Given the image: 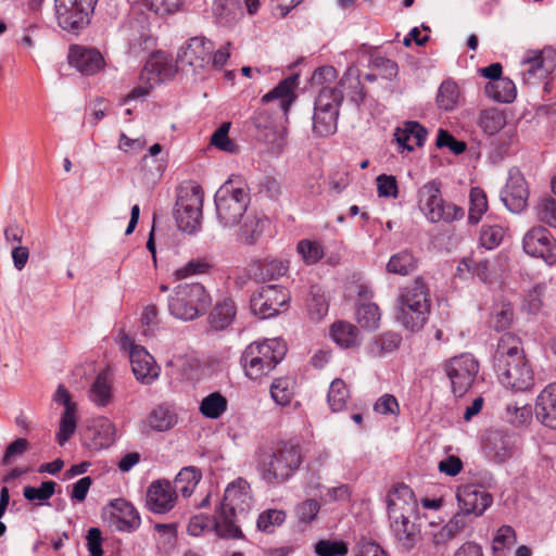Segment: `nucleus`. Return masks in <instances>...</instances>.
I'll return each mask as SVG.
<instances>
[{
    "label": "nucleus",
    "mask_w": 556,
    "mask_h": 556,
    "mask_svg": "<svg viewBox=\"0 0 556 556\" xmlns=\"http://www.w3.org/2000/svg\"><path fill=\"white\" fill-rule=\"evenodd\" d=\"M302 462V448L292 440L278 441L256 451V470L269 485L287 482L300 469Z\"/></svg>",
    "instance_id": "nucleus-1"
},
{
    "label": "nucleus",
    "mask_w": 556,
    "mask_h": 556,
    "mask_svg": "<svg viewBox=\"0 0 556 556\" xmlns=\"http://www.w3.org/2000/svg\"><path fill=\"white\" fill-rule=\"evenodd\" d=\"M430 307L429 289L422 278H416L401 290L395 317L406 329L417 331L428 320Z\"/></svg>",
    "instance_id": "nucleus-2"
},
{
    "label": "nucleus",
    "mask_w": 556,
    "mask_h": 556,
    "mask_svg": "<svg viewBox=\"0 0 556 556\" xmlns=\"http://www.w3.org/2000/svg\"><path fill=\"white\" fill-rule=\"evenodd\" d=\"M287 344L279 338L250 343L243 351L240 363L250 379L268 375L283 359Z\"/></svg>",
    "instance_id": "nucleus-3"
},
{
    "label": "nucleus",
    "mask_w": 556,
    "mask_h": 556,
    "mask_svg": "<svg viewBox=\"0 0 556 556\" xmlns=\"http://www.w3.org/2000/svg\"><path fill=\"white\" fill-rule=\"evenodd\" d=\"M251 502L250 485L244 479L239 478L226 488L218 509L219 518L226 522L227 528L224 532L226 536L231 539L243 538L239 522L247 517Z\"/></svg>",
    "instance_id": "nucleus-4"
},
{
    "label": "nucleus",
    "mask_w": 556,
    "mask_h": 556,
    "mask_svg": "<svg viewBox=\"0 0 556 556\" xmlns=\"http://www.w3.org/2000/svg\"><path fill=\"white\" fill-rule=\"evenodd\" d=\"M211 295L199 282L180 283L168 298V311L177 319L193 320L211 306Z\"/></svg>",
    "instance_id": "nucleus-5"
},
{
    "label": "nucleus",
    "mask_w": 556,
    "mask_h": 556,
    "mask_svg": "<svg viewBox=\"0 0 556 556\" xmlns=\"http://www.w3.org/2000/svg\"><path fill=\"white\" fill-rule=\"evenodd\" d=\"M417 204L420 212L430 223H452L465 216L463 207L444 201L441 182L433 179L427 181L417 191Z\"/></svg>",
    "instance_id": "nucleus-6"
},
{
    "label": "nucleus",
    "mask_w": 556,
    "mask_h": 556,
    "mask_svg": "<svg viewBox=\"0 0 556 556\" xmlns=\"http://www.w3.org/2000/svg\"><path fill=\"white\" fill-rule=\"evenodd\" d=\"M214 201L219 223L224 227H232L244 217L250 203V194L244 187H235L228 180L216 191Z\"/></svg>",
    "instance_id": "nucleus-7"
},
{
    "label": "nucleus",
    "mask_w": 556,
    "mask_h": 556,
    "mask_svg": "<svg viewBox=\"0 0 556 556\" xmlns=\"http://www.w3.org/2000/svg\"><path fill=\"white\" fill-rule=\"evenodd\" d=\"M522 81L527 85H535L545 78L556 67V51L553 47H544L542 50H528L520 61Z\"/></svg>",
    "instance_id": "nucleus-8"
},
{
    "label": "nucleus",
    "mask_w": 556,
    "mask_h": 556,
    "mask_svg": "<svg viewBox=\"0 0 556 556\" xmlns=\"http://www.w3.org/2000/svg\"><path fill=\"white\" fill-rule=\"evenodd\" d=\"M202 204L203 193L198 186L178 197L174 215L180 230L193 233L199 229L202 218Z\"/></svg>",
    "instance_id": "nucleus-9"
},
{
    "label": "nucleus",
    "mask_w": 556,
    "mask_h": 556,
    "mask_svg": "<svg viewBox=\"0 0 556 556\" xmlns=\"http://www.w3.org/2000/svg\"><path fill=\"white\" fill-rule=\"evenodd\" d=\"M453 393L464 395L473 383L479 371V364L471 354L453 357L445 366Z\"/></svg>",
    "instance_id": "nucleus-10"
},
{
    "label": "nucleus",
    "mask_w": 556,
    "mask_h": 556,
    "mask_svg": "<svg viewBox=\"0 0 556 556\" xmlns=\"http://www.w3.org/2000/svg\"><path fill=\"white\" fill-rule=\"evenodd\" d=\"M288 292L275 285L263 286L250 299V308L261 318L277 315L280 308L289 302Z\"/></svg>",
    "instance_id": "nucleus-11"
},
{
    "label": "nucleus",
    "mask_w": 556,
    "mask_h": 556,
    "mask_svg": "<svg viewBox=\"0 0 556 556\" xmlns=\"http://www.w3.org/2000/svg\"><path fill=\"white\" fill-rule=\"evenodd\" d=\"M104 520L112 531L134 532L141 523L139 513L124 498H115L103 513Z\"/></svg>",
    "instance_id": "nucleus-12"
},
{
    "label": "nucleus",
    "mask_w": 556,
    "mask_h": 556,
    "mask_svg": "<svg viewBox=\"0 0 556 556\" xmlns=\"http://www.w3.org/2000/svg\"><path fill=\"white\" fill-rule=\"evenodd\" d=\"M522 248L528 255L540 257L548 265L556 263V239L542 226L533 227L526 232Z\"/></svg>",
    "instance_id": "nucleus-13"
},
{
    "label": "nucleus",
    "mask_w": 556,
    "mask_h": 556,
    "mask_svg": "<svg viewBox=\"0 0 556 556\" xmlns=\"http://www.w3.org/2000/svg\"><path fill=\"white\" fill-rule=\"evenodd\" d=\"M254 138L266 144L269 153L278 155L286 146V138L279 132L273 122L270 114L266 110H257L251 118Z\"/></svg>",
    "instance_id": "nucleus-14"
},
{
    "label": "nucleus",
    "mask_w": 556,
    "mask_h": 556,
    "mask_svg": "<svg viewBox=\"0 0 556 556\" xmlns=\"http://www.w3.org/2000/svg\"><path fill=\"white\" fill-rule=\"evenodd\" d=\"M214 43L205 37H193L177 54V63L192 67L193 72L205 68L211 64Z\"/></svg>",
    "instance_id": "nucleus-15"
},
{
    "label": "nucleus",
    "mask_w": 556,
    "mask_h": 556,
    "mask_svg": "<svg viewBox=\"0 0 556 556\" xmlns=\"http://www.w3.org/2000/svg\"><path fill=\"white\" fill-rule=\"evenodd\" d=\"M389 519H399L404 516H416L418 504L413 490L400 483L392 488L387 496Z\"/></svg>",
    "instance_id": "nucleus-16"
},
{
    "label": "nucleus",
    "mask_w": 556,
    "mask_h": 556,
    "mask_svg": "<svg viewBox=\"0 0 556 556\" xmlns=\"http://www.w3.org/2000/svg\"><path fill=\"white\" fill-rule=\"evenodd\" d=\"M456 496L460 514L465 517L468 515L481 516L493 501L490 493L477 484L462 485L458 488Z\"/></svg>",
    "instance_id": "nucleus-17"
},
{
    "label": "nucleus",
    "mask_w": 556,
    "mask_h": 556,
    "mask_svg": "<svg viewBox=\"0 0 556 556\" xmlns=\"http://www.w3.org/2000/svg\"><path fill=\"white\" fill-rule=\"evenodd\" d=\"M529 190L525 177L518 170H510L501 200L511 213H520L527 206Z\"/></svg>",
    "instance_id": "nucleus-18"
},
{
    "label": "nucleus",
    "mask_w": 556,
    "mask_h": 556,
    "mask_svg": "<svg viewBox=\"0 0 556 556\" xmlns=\"http://www.w3.org/2000/svg\"><path fill=\"white\" fill-rule=\"evenodd\" d=\"M177 501V492L167 480L153 481L147 491V507L154 514H166Z\"/></svg>",
    "instance_id": "nucleus-19"
},
{
    "label": "nucleus",
    "mask_w": 556,
    "mask_h": 556,
    "mask_svg": "<svg viewBox=\"0 0 556 556\" xmlns=\"http://www.w3.org/2000/svg\"><path fill=\"white\" fill-rule=\"evenodd\" d=\"M129 361L138 381L151 384L160 375V367L153 356L142 346L130 343Z\"/></svg>",
    "instance_id": "nucleus-20"
},
{
    "label": "nucleus",
    "mask_w": 556,
    "mask_h": 556,
    "mask_svg": "<svg viewBox=\"0 0 556 556\" xmlns=\"http://www.w3.org/2000/svg\"><path fill=\"white\" fill-rule=\"evenodd\" d=\"M504 365L494 366V370L503 386L514 391L525 392L530 390L534 384V376L530 365H515L514 368H506Z\"/></svg>",
    "instance_id": "nucleus-21"
},
{
    "label": "nucleus",
    "mask_w": 556,
    "mask_h": 556,
    "mask_svg": "<svg viewBox=\"0 0 556 556\" xmlns=\"http://www.w3.org/2000/svg\"><path fill=\"white\" fill-rule=\"evenodd\" d=\"M67 60L71 66L88 76L94 75L104 66V59L98 50L77 45L70 47Z\"/></svg>",
    "instance_id": "nucleus-22"
},
{
    "label": "nucleus",
    "mask_w": 556,
    "mask_h": 556,
    "mask_svg": "<svg viewBox=\"0 0 556 556\" xmlns=\"http://www.w3.org/2000/svg\"><path fill=\"white\" fill-rule=\"evenodd\" d=\"M415 516H404L399 519H389L390 529L397 545L404 551L413 549L421 540V530L412 519Z\"/></svg>",
    "instance_id": "nucleus-23"
},
{
    "label": "nucleus",
    "mask_w": 556,
    "mask_h": 556,
    "mask_svg": "<svg viewBox=\"0 0 556 556\" xmlns=\"http://www.w3.org/2000/svg\"><path fill=\"white\" fill-rule=\"evenodd\" d=\"M114 442V426L105 419H98L88 426L84 433L86 447L99 451L109 447Z\"/></svg>",
    "instance_id": "nucleus-24"
},
{
    "label": "nucleus",
    "mask_w": 556,
    "mask_h": 556,
    "mask_svg": "<svg viewBox=\"0 0 556 556\" xmlns=\"http://www.w3.org/2000/svg\"><path fill=\"white\" fill-rule=\"evenodd\" d=\"M55 15L59 26L72 34H78L89 24L90 13L92 11L85 10L80 5H72L66 8V12L61 11L60 0H54Z\"/></svg>",
    "instance_id": "nucleus-25"
},
{
    "label": "nucleus",
    "mask_w": 556,
    "mask_h": 556,
    "mask_svg": "<svg viewBox=\"0 0 556 556\" xmlns=\"http://www.w3.org/2000/svg\"><path fill=\"white\" fill-rule=\"evenodd\" d=\"M535 417L543 426L556 430V382L547 384L538 395Z\"/></svg>",
    "instance_id": "nucleus-26"
},
{
    "label": "nucleus",
    "mask_w": 556,
    "mask_h": 556,
    "mask_svg": "<svg viewBox=\"0 0 556 556\" xmlns=\"http://www.w3.org/2000/svg\"><path fill=\"white\" fill-rule=\"evenodd\" d=\"M177 72V66L173 65L167 56L162 52H155L146 62L141 78L162 83L172 78Z\"/></svg>",
    "instance_id": "nucleus-27"
},
{
    "label": "nucleus",
    "mask_w": 556,
    "mask_h": 556,
    "mask_svg": "<svg viewBox=\"0 0 556 556\" xmlns=\"http://www.w3.org/2000/svg\"><path fill=\"white\" fill-rule=\"evenodd\" d=\"M338 88L341 89L343 94L345 93L349 100L357 108L365 102L367 91L361 81L359 71L356 67H348L339 80Z\"/></svg>",
    "instance_id": "nucleus-28"
},
{
    "label": "nucleus",
    "mask_w": 556,
    "mask_h": 556,
    "mask_svg": "<svg viewBox=\"0 0 556 556\" xmlns=\"http://www.w3.org/2000/svg\"><path fill=\"white\" fill-rule=\"evenodd\" d=\"M226 522L222 520L219 516L211 517L207 515H195L193 516L187 527L188 534L192 536H200L205 532L215 531L219 538L229 539L225 535L226 532Z\"/></svg>",
    "instance_id": "nucleus-29"
},
{
    "label": "nucleus",
    "mask_w": 556,
    "mask_h": 556,
    "mask_svg": "<svg viewBox=\"0 0 556 556\" xmlns=\"http://www.w3.org/2000/svg\"><path fill=\"white\" fill-rule=\"evenodd\" d=\"M427 129L418 122H406L403 128H396L395 140L402 149L413 151L415 146L421 147L427 138Z\"/></svg>",
    "instance_id": "nucleus-30"
},
{
    "label": "nucleus",
    "mask_w": 556,
    "mask_h": 556,
    "mask_svg": "<svg viewBox=\"0 0 556 556\" xmlns=\"http://www.w3.org/2000/svg\"><path fill=\"white\" fill-rule=\"evenodd\" d=\"M517 356H525L520 338L511 332L503 333L493 355V366L504 365L506 358Z\"/></svg>",
    "instance_id": "nucleus-31"
},
{
    "label": "nucleus",
    "mask_w": 556,
    "mask_h": 556,
    "mask_svg": "<svg viewBox=\"0 0 556 556\" xmlns=\"http://www.w3.org/2000/svg\"><path fill=\"white\" fill-rule=\"evenodd\" d=\"M288 270V263L277 258L257 261L250 267V275L256 280H273L283 276Z\"/></svg>",
    "instance_id": "nucleus-32"
},
{
    "label": "nucleus",
    "mask_w": 556,
    "mask_h": 556,
    "mask_svg": "<svg viewBox=\"0 0 556 556\" xmlns=\"http://www.w3.org/2000/svg\"><path fill=\"white\" fill-rule=\"evenodd\" d=\"M343 101V92L337 87H323L314 102V111L340 113V106Z\"/></svg>",
    "instance_id": "nucleus-33"
},
{
    "label": "nucleus",
    "mask_w": 556,
    "mask_h": 556,
    "mask_svg": "<svg viewBox=\"0 0 556 556\" xmlns=\"http://www.w3.org/2000/svg\"><path fill=\"white\" fill-rule=\"evenodd\" d=\"M296 77H288L281 80L274 89L262 97L263 103H268L273 100L279 101L280 109L287 113L294 99L293 87Z\"/></svg>",
    "instance_id": "nucleus-34"
},
{
    "label": "nucleus",
    "mask_w": 556,
    "mask_h": 556,
    "mask_svg": "<svg viewBox=\"0 0 556 556\" xmlns=\"http://www.w3.org/2000/svg\"><path fill=\"white\" fill-rule=\"evenodd\" d=\"M484 92L490 99L501 103L513 102L517 94L515 83L507 77L489 81L484 87Z\"/></svg>",
    "instance_id": "nucleus-35"
},
{
    "label": "nucleus",
    "mask_w": 556,
    "mask_h": 556,
    "mask_svg": "<svg viewBox=\"0 0 556 556\" xmlns=\"http://www.w3.org/2000/svg\"><path fill=\"white\" fill-rule=\"evenodd\" d=\"M235 315L236 307L231 300L218 302L210 313V326L215 330H224L232 323Z\"/></svg>",
    "instance_id": "nucleus-36"
},
{
    "label": "nucleus",
    "mask_w": 556,
    "mask_h": 556,
    "mask_svg": "<svg viewBox=\"0 0 556 556\" xmlns=\"http://www.w3.org/2000/svg\"><path fill=\"white\" fill-rule=\"evenodd\" d=\"M330 333L341 348L349 349L358 344V328L348 321H337L331 326Z\"/></svg>",
    "instance_id": "nucleus-37"
},
{
    "label": "nucleus",
    "mask_w": 556,
    "mask_h": 556,
    "mask_svg": "<svg viewBox=\"0 0 556 556\" xmlns=\"http://www.w3.org/2000/svg\"><path fill=\"white\" fill-rule=\"evenodd\" d=\"M463 269H466L484 283L490 282L492 279L493 270L490 261L486 258H479L475 255L465 257L457 266L458 271H462Z\"/></svg>",
    "instance_id": "nucleus-38"
},
{
    "label": "nucleus",
    "mask_w": 556,
    "mask_h": 556,
    "mask_svg": "<svg viewBox=\"0 0 556 556\" xmlns=\"http://www.w3.org/2000/svg\"><path fill=\"white\" fill-rule=\"evenodd\" d=\"M90 400L98 406L105 407L112 399V388L106 371H101L93 381L90 392Z\"/></svg>",
    "instance_id": "nucleus-39"
},
{
    "label": "nucleus",
    "mask_w": 556,
    "mask_h": 556,
    "mask_svg": "<svg viewBox=\"0 0 556 556\" xmlns=\"http://www.w3.org/2000/svg\"><path fill=\"white\" fill-rule=\"evenodd\" d=\"M202 478L201 471L195 467L182 468L175 478V490L184 497H189Z\"/></svg>",
    "instance_id": "nucleus-40"
},
{
    "label": "nucleus",
    "mask_w": 556,
    "mask_h": 556,
    "mask_svg": "<svg viewBox=\"0 0 556 556\" xmlns=\"http://www.w3.org/2000/svg\"><path fill=\"white\" fill-rule=\"evenodd\" d=\"M517 543V535L510 526H502L492 541L493 556H508L510 548Z\"/></svg>",
    "instance_id": "nucleus-41"
},
{
    "label": "nucleus",
    "mask_w": 556,
    "mask_h": 556,
    "mask_svg": "<svg viewBox=\"0 0 556 556\" xmlns=\"http://www.w3.org/2000/svg\"><path fill=\"white\" fill-rule=\"evenodd\" d=\"M478 124L485 134L492 136L504 128L506 125V116L498 109H485L481 111Z\"/></svg>",
    "instance_id": "nucleus-42"
},
{
    "label": "nucleus",
    "mask_w": 556,
    "mask_h": 556,
    "mask_svg": "<svg viewBox=\"0 0 556 556\" xmlns=\"http://www.w3.org/2000/svg\"><path fill=\"white\" fill-rule=\"evenodd\" d=\"M177 422L175 413L167 406L155 407L148 416V425L155 431H166Z\"/></svg>",
    "instance_id": "nucleus-43"
},
{
    "label": "nucleus",
    "mask_w": 556,
    "mask_h": 556,
    "mask_svg": "<svg viewBox=\"0 0 556 556\" xmlns=\"http://www.w3.org/2000/svg\"><path fill=\"white\" fill-rule=\"evenodd\" d=\"M402 337L396 332H384L379 337H376L368 349L370 354L375 356H383L397 350L401 345Z\"/></svg>",
    "instance_id": "nucleus-44"
},
{
    "label": "nucleus",
    "mask_w": 556,
    "mask_h": 556,
    "mask_svg": "<svg viewBox=\"0 0 556 556\" xmlns=\"http://www.w3.org/2000/svg\"><path fill=\"white\" fill-rule=\"evenodd\" d=\"M417 267V260L408 250L400 251L392 255L387 264L389 273L399 275H408Z\"/></svg>",
    "instance_id": "nucleus-45"
},
{
    "label": "nucleus",
    "mask_w": 556,
    "mask_h": 556,
    "mask_svg": "<svg viewBox=\"0 0 556 556\" xmlns=\"http://www.w3.org/2000/svg\"><path fill=\"white\" fill-rule=\"evenodd\" d=\"M459 99V88L452 80H444L437 93V105L440 110L452 111L456 108Z\"/></svg>",
    "instance_id": "nucleus-46"
},
{
    "label": "nucleus",
    "mask_w": 556,
    "mask_h": 556,
    "mask_svg": "<svg viewBox=\"0 0 556 556\" xmlns=\"http://www.w3.org/2000/svg\"><path fill=\"white\" fill-rule=\"evenodd\" d=\"M510 445L509 437L495 432L488 438L486 450L495 462L502 463L510 456Z\"/></svg>",
    "instance_id": "nucleus-47"
},
{
    "label": "nucleus",
    "mask_w": 556,
    "mask_h": 556,
    "mask_svg": "<svg viewBox=\"0 0 556 556\" xmlns=\"http://www.w3.org/2000/svg\"><path fill=\"white\" fill-rule=\"evenodd\" d=\"M213 12L218 24L231 25L240 14L238 0H215Z\"/></svg>",
    "instance_id": "nucleus-48"
},
{
    "label": "nucleus",
    "mask_w": 556,
    "mask_h": 556,
    "mask_svg": "<svg viewBox=\"0 0 556 556\" xmlns=\"http://www.w3.org/2000/svg\"><path fill=\"white\" fill-rule=\"evenodd\" d=\"M227 400L219 392L205 396L200 404V413L210 419L219 418L227 410Z\"/></svg>",
    "instance_id": "nucleus-49"
},
{
    "label": "nucleus",
    "mask_w": 556,
    "mask_h": 556,
    "mask_svg": "<svg viewBox=\"0 0 556 556\" xmlns=\"http://www.w3.org/2000/svg\"><path fill=\"white\" fill-rule=\"evenodd\" d=\"M267 219L252 214L245 215L244 222L240 227V239L247 244H253L262 235Z\"/></svg>",
    "instance_id": "nucleus-50"
},
{
    "label": "nucleus",
    "mask_w": 556,
    "mask_h": 556,
    "mask_svg": "<svg viewBox=\"0 0 556 556\" xmlns=\"http://www.w3.org/2000/svg\"><path fill=\"white\" fill-rule=\"evenodd\" d=\"M469 202L468 223L477 225L488 210L485 192L480 187H472L469 193Z\"/></svg>",
    "instance_id": "nucleus-51"
},
{
    "label": "nucleus",
    "mask_w": 556,
    "mask_h": 556,
    "mask_svg": "<svg viewBox=\"0 0 556 556\" xmlns=\"http://www.w3.org/2000/svg\"><path fill=\"white\" fill-rule=\"evenodd\" d=\"M329 303L324 290L313 286L307 300V311L313 319L319 320L328 313Z\"/></svg>",
    "instance_id": "nucleus-52"
},
{
    "label": "nucleus",
    "mask_w": 556,
    "mask_h": 556,
    "mask_svg": "<svg viewBox=\"0 0 556 556\" xmlns=\"http://www.w3.org/2000/svg\"><path fill=\"white\" fill-rule=\"evenodd\" d=\"M339 114L314 111L313 131L320 137H327L337 131Z\"/></svg>",
    "instance_id": "nucleus-53"
},
{
    "label": "nucleus",
    "mask_w": 556,
    "mask_h": 556,
    "mask_svg": "<svg viewBox=\"0 0 556 556\" xmlns=\"http://www.w3.org/2000/svg\"><path fill=\"white\" fill-rule=\"evenodd\" d=\"M293 387L294 381L291 378H276L270 386V395L278 405H288L293 396Z\"/></svg>",
    "instance_id": "nucleus-54"
},
{
    "label": "nucleus",
    "mask_w": 556,
    "mask_h": 556,
    "mask_svg": "<svg viewBox=\"0 0 556 556\" xmlns=\"http://www.w3.org/2000/svg\"><path fill=\"white\" fill-rule=\"evenodd\" d=\"M380 309L375 303H365L359 305L356 311V319L364 329L376 330L380 323Z\"/></svg>",
    "instance_id": "nucleus-55"
},
{
    "label": "nucleus",
    "mask_w": 556,
    "mask_h": 556,
    "mask_svg": "<svg viewBox=\"0 0 556 556\" xmlns=\"http://www.w3.org/2000/svg\"><path fill=\"white\" fill-rule=\"evenodd\" d=\"M76 410L71 408L64 409L60 419L59 431L56 432L55 439L59 445L64 446L72 435L75 433L77 428Z\"/></svg>",
    "instance_id": "nucleus-56"
},
{
    "label": "nucleus",
    "mask_w": 556,
    "mask_h": 556,
    "mask_svg": "<svg viewBox=\"0 0 556 556\" xmlns=\"http://www.w3.org/2000/svg\"><path fill=\"white\" fill-rule=\"evenodd\" d=\"M466 517L458 513L434 535L437 544L445 543L453 540L466 527Z\"/></svg>",
    "instance_id": "nucleus-57"
},
{
    "label": "nucleus",
    "mask_w": 556,
    "mask_h": 556,
    "mask_svg": "<svg viewBox=\"0 0 556 556\" xmlns=\"http://www.w3.org/2000/svg\"><path fill=\"white\" fill-rule=\"evenodd\" d=\"M349 390L341 379H334L329 388L328 404L332 412H340L345 407Z\"/></svg>",
    "instance_id": "nucleus-58"
},
{
    "label": "nucleus",
    "mask_w": 556,
    "mask_h": 556,
    "mask_svg": "<svg viewBox=\"0 0 556 556\" xmlns=\"http://www.w3.org/2000/svg\"><path fill=\"white\" fill-rule=\"evenodd\" d=\"M296 251L306 265L316 264L324 256L321 244L308 239L300 240L296 244Z\"/></svg>",
    "instance_id": "nucleus-59"
},
{
    "label": "nucleus",
    "mask_w": 556,
    "mask_h": 556,
    "mask_svg": "<svg viewBox=\"0 0 556 556\" xmlns=\"http://www.w3.org/2000/svg\"><path fill=\"white\" fill-rule=\"evenodd\" d=\"M505 230L498 225H483L480 230V244L486 250H493L501 244Z\"/></svg>",
    "instance_id": "nucleus-60"
},
{
    "label": "nucleus",
    "mask_w": 556,
    "mask_h": 556,
    "mask_svg": "<svg viewBox=\"0 0 556 556\" xmlns=\"http://www.w3.org/2000/svg\"><path fill=\"white\" fill-rule=\"evenodd\" d=\"M229 128L230 123H223L212 135L211 143L222 151L237 153L239 147L229 138Z\"/></svg>",
    "instance_id": "nucleus-61"
},
{
    "label": "nucleus",
    "mask_w": 556,
    "mask_h": 556,
    "mask_svg": "<svg viewBox=\"0 0 556 556\" xmlns=\"http://www.w3.org/2000/svg\"><path fill=\"white\" fill-rule=\"evenodd\" d=\"M56 485L52 480L43 481L39 488L27 485L23 490V495L30 502H47L54 494Z\"/></svg>",
    "instance_id": "nucleus-62"
},
{
    "label": "nucleus",
    "mask_w": 556,
    "mask_h": 556,
    "mask_svg": "<svg viewBox=\"0 0 556 556\" xmlns=\"http://www.w3.org/2000/svg\"><path fill=\"white\" fill-rule=\"evenodd\" d=\"M286 519L283 510L267 509L260 514L256 526L260 531L271 533L275 527L280 526Z\"/></svg>",
    "instance_id": "nucleus-63"
},
{
    "label": "nucleus",
    "mask_w": 556,
    "mask_h": 556,
    "mask_svg": "<svg viewBox=\"0 0 556 556\" xmlns=\"http://www.w3.org/2000/svg\"><path fill=\"white\" fill-rule=\"evenodd\" d=\"M513 318L511 304L503 302L493 309L491 324L496 331H502L510 326Z\"/></svg>",
    "instance_id": "nucleus-64"
}]
</instances>
